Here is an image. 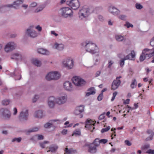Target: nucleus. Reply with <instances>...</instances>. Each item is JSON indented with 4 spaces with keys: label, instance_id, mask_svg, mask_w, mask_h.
<instances>
[{
    "label": "nucleus",
    "instance_id": "nucleus-42",
    "mask_svg": "<svg viewBox=\"0 0 154 154\" xmlns=\"http://www.w3.org/2000/svg\"><path fill=\"white\" fill-rule=\"evenodd\" d=\"M52 125V123L48 122L44 125V126L45 128H50Z\"/></svg>",
    "mask_w": 154,
    "mask_h": 154
},
{
    "label": "nucleus",
    "instance_id": "nucleus-58",
    "mask_svg": "<svg viewBox=\"0 0 154 154\" xmlns=\"http://www.w3.org/2000/svg\"><path fill=\"white\" fill-rule=\"evenodd\" d=\"M44 139V137L42 135H38V140H42Z\"/></svg>",
    "mask_w": 154,
    "mask_h": 154
},
{
    "label": "nucleus",
    "instance_id": "nucleus-12",
    "mask_svg": "<svg viewBox=\"0 0 154 154\" xmlns=\"http://www.w3.org/2000/svg\"><path fill=\"white\" fill-rule=\"evenodd\" d=\"M63 64L65 66L69 69H71L73 66V61L72 60L68 59L63 61Z\"/></svg>",
    "mask_w": 154,
    "mask_h": 154
},
{
    "label": "nucleus",
    "instance_id": "nucleus-41",
    "mask_svg": "<svg viewBox=\"0 0 154 154\" xmlns=\"http://www.w3.org/2000/svg\"><path fill=\"white\" fill-rule=\"evenodd\" d=\"M110 129V126H108L106 128H103L101 130V132L103 133L104 132H106Z\"/></svg>",
    "mask_w": 154,
    "mask_h": 154
},
{
    "label": "nucleus",
    "instance_id": "nucleus-11",
    "mask_svg": "<svg viewBox=\"0 0 154 154\" xmlns=\"http://www.w3.org/2000/svg\"><path fill=\"white\" fill-rule=\"evenodd\" d=\"M142 52L147 56L148 58H149L153 56L154 54L153 49H149L146 48L143 50Z\"/></svg>",
    "mask_w": 154,
    "mask_h": 154
},
{
    "label": "nucleus",
    "instance_id": "nucleus-43",
    "mask_svg": "<svg viewBox=\"0 0 154 154\" xmlns=\"http://www.w3.org/2000/svg\"><path fill=\"white\" fill-rule=\"evenodd\" d=\"M125 26H126L127 28L130 27H133V26L132 24H130L129 22H126L125 24L124 25Z\"/></svg>",
    "mask_w": 154,
    "mask_h": 154
},
{
    "label": "nucleus",
    "instance_id": "nucleus-14",
    "mask_svg": "<svg viewBox=\"0 0 154 154\" xmlns=\"http://www.w3.org/2000/svg\"><path fill=\"white\" fill-rule=\"evenodd\" d=\"M0 112L2 113V115L5 118H9L10 117L11 114L8 109H1Z\"/></svg>",
    "mask_w": 154,
    "mask_h": 154
},
{
    "label": "nucleus",
    "instance_id": "nucleus-20",
    "mask_svg": "<svg viewBox=\"0 0 154 154\" xmlns=\"http://www.w3.org/2000/svg\"><path fill=\"white\" fill-rule=\"evenodd\" d=\"M109 11L114 15H117L119 13V11L114 7H110L109 8Z\"/></svg>",
    "mask_w": 154,
    "mask_h": 154
},
{
    "label": "nucleus",
    "instance_id": "nucleus-53",
    "mask_svg": "<svg viewBox=\"0 0 154 154\" xmlns=\"http://www.w3.org/2000/svg\"><path fill=\"white\" fill-rule=\"evenodd\" d=\"M107 142V140L105 139H102L100 140V143H105Z\"/></svg>",
    "mask_w": 154,
    "mask_h": 154
},
{
    "label": "nucleus",
    "instance_id": "nucleus-49",
    "mask_svg": "<svg viewBox=\"0 0 154 154\" xmlns=\"http://www.w3.org/2000/svg\"><path fill=\"white\" fill-rule=\"evenodd\" d=\"M125 143L126 145L128 146H130L131 145V142L128 140H125Z\"/></svg>",
    "mask_w": 154,
    "mask_h": 154
},
{
    "label": "nucleus",
    "instance_id": "nucleus-64",
    "mask_svg": "<svg viewBox=\"0 0 154 154\" xmlns=\"http://www.w3.org/2000/svg\"><path fill=\"white\" fill-rule=\"evenodd\" d=\"M14 115H16L17 112V109L16 108H14Z\"/></svg>",
    "mask_w": 154,
    "mask_h": 154
},
{
    "label": "nucleus",
    "instance_id": "nucleus-51",
    "mask_svg": "<svg viewBox=\"0 0 154 154\" xmlns=\"http://www.w3.org/2000/svg\"><path fill=\"white\" fill-rule=\"evenodd\" d=\"M38 96L37 95H35L34 97L32 99L33 102H35L37 101V99L38 98Z\"/></svg>",
    "mask_w": 154,
    "mask_h": 154
},
{
    "label": "nucleus",
    "instance_id": "nucleus-28",
    "mask_svg": "<svg viewBox=\"0 0 154 154\" xmlns=\"http://www.w3.org/2000/svg\"><path fill=\"white\" fill-rule=\"evenodd\" d=\"M88 92H87L86 94V95L87 96H88L91 94H94L95 93V91H94V88H90L88 89Z\"/></svg>",
    "mask_w": 154,
    "mask_h": 154
},
{
    "label": "nucleus",
    "instance_id": "nucleus-18",
    "mask_svg": "<svg viewBox=\"0 0 154 154\" xmlns=\"http://www.w3.org/2000/svg\"><path fill=\"white\" fill-rule=\"evenodd\" d=\"M146 133L147 134L150 135L149 137L146 138V141H147L152 140L154 135V132L153 131L149 129H148L146 131Z\"/></svg>",
    "mask_w": 154,
    "mask_h": 154
},
{
    "label": "nucleus",
    "instance_id": "nucleus-19",
    "mask_svg": "<svg viewBox=\"0 0 154 154\" xmlns=\"http://www.w3.org/2000/svg\"><path fill=\"white\" fill-rule=\"evenodd\" d=\"M55 102V99L53 96L49 97L48 101V104L49 107L50 108H53L54 106V102Z\"/></svg>",
    "mask_w": 154,
    "mask_h": 154
},
{
    "label": "nucleus",
    "instance_id": "nucleus-31",
    "mask_svg": "<svg viewBox=\"0 0 154 154\" xmlns=\"http://www.w3.org/2000/svg\"><path fill=\"white\" fill-rule=\"evenodd\" d=\"M81 134L80 130L79 129H77L75 130L72 134V136L74 135L77 136L80 135Z\"/></svg>",
    "mask_w": 154,
    "mask_h": 154
},
{
    "label": "nucleus",
    "instance_id": "nucleus-44",
    "mask_svg": "<svg viewBox=\"0 0 154 154\" xmlns=\"http://www.w3.org/2000/svg\"><path fill=\"white\" fill-rule=\"evenodd\" d=\"M117 94H118L117 92L116 91H115L113 93L112 97L111 99V101H113L114 100V99L115 98V97L116 96V95Z\"/></svg>",
    "mask_w": 154,
    "mask_h": 154
},
{
    "label": "nucleus",
    "instance_id": "nucleus-4",
    "mask_svg": "<svg viewBox=\"0 0 154 154\" xmlns=\"http://www.w3.org/2000/svg\"><path fill=\"white\" fill-rule=\"evenodd\" d=\"M96 122L94 121L88 119L86 121L85 127L92 132L95 129L94 126Z\"/></svg>",
    "mask_w": 154,
    "mask_h": 154
},
{
    "label": "nucleus",
    "instance_id": "nucleus-62",
    "mask_svg": "<svg viewBox=\"0 0 154 154\" xmlns=\"http://www.w3.org/2000/svg\"><path fill=\"white\" fill-rule=\"evenodd\" d=\"M37 5V4L35 2H33L30 5V6L31 7H35Z\"/></svg>",
    "mask_w": 154,
    "mask_h": 154
},
{
    "label": "nucleus",
    "instance_id": "nucleus-37",
    "mask_svg": "<svg viewBox=\"0 0 154 154\" xmlns=\"http://www.w3.org/2000/svg\"><path fill=\"white\" fill-rule=\"evenodd\" d=\"M116 40L118 41H121L124 39V37L123 36L119 35H116Z\"/></svg>",
    "mask_w": 154,
    "mask_h": 154
},
{
    "label": "nucleus",
    "instance_id": "nucleus-23",
    "mask_svg": "<svg viewBox=\"0 0 154 154\" xmlns=\"http://www.w3.org/2000/svg\"><path fill=\"white\" fill-rule=\"evenodd\" d=\"M76 152V150H73L72 148L69 149L66 148L65 149L64 154H73Z\"/></svg>",
    "mask_w": 154,
    "mask_h": 154
},
{
    "label": "nucleus",
    "instance_id": "nucleus-8",
    "mask_svg": "<svg viewBox=\"0 0 154 154\" xmlns=\"http://www.w3.org/2000/svg\"><path fill=\"white\" fill-rule=\"evenodd\" d=\"M67 3L69 6L74 10L77 9L80 6L79 2L78 0H71L69 3L68 2Z\"/></svg>",
    "mask_w": 154,
    "mask_h": 154
},
{
    "label": "nucleus",
    "instance_id": "nucleus-34",
    "mask_svg": "<svg viewBox=\"0 0 154 154\" xmlns=\"http://www.w3.org/2000/svg\"><path fill=\"white\" fill-rule=\"evenodd\" d=\"M58 147L57 146L51 147L49 148L50 150L47 151V152H48L51 151L52 152H55L57 149Z\"/></svg>",
    "mask_w": 154,
    "mask_h": 154
},
{
    "label": "nucleus",
    "instance_id": "nucleus-3",
    "mask_svg": "<svg viewBox=\"0 0 154 154\" xmlns=\"http://www.w3.org/2000/svg\"><path fill=\"white\" fill-rule=\"evenodd\" d=\"M60 75L57 72H51L48 73L46 76L47 80L50 81L53 79H58L60 77Z\"/></svg>",
    "mask_w": 154,
    "mask_h": 154
},
{
    "label": "nucleus",
    "instance_id": "nucleus-1",
    "mask_svg": "<svg viewBox=\"0 0 154 154\" xmlns=\"http://www.w3.org/2000/svg\"><path fill=\"white\" fill-rule=\"evenodd\" d=\"M86 50L92 54H94L99 51V49L97 45L91 41H87L85 43Z\"/></svg>",
    "mask_w": 154,
    "mask_h": 154
},
{
    "label": "nucleus",
    "instance_id": "nucleus-5",
    "mask_svg": "<svg viewBox=\"0 0 154 154\" xmlns=\"http://www.w3.org/2000/svg\"><path fill=\"white\" fill-rule=\"evenodd\" d=\"M72 81L74 84L77 86H82L85 84V82L83 79L78 76L73 77Z\"/></svg>",
    "mask_w": 154,
    "mask_h": 154
},
{
    "label": "nucleus",
    "instance_id": "nucleus-10",
    "mask_svg": "<svg viewBox=\"0 0 154 154\" xmlns=\"http://www.w3.org/2000/svg\"><path fill=\"white\" fill-rule=\"evenodd\" d=\"M15 47V44L14 42H10L6 45L5 50L6 52H9L14 49Z\"/></svg>",
    "mask_w": 154,
    "mask_h": 154
},
{
    "label": "nucleus",
    "instance_id": "nucleus-27",
    "mask_svg": "<svg viewBox=\"0 0 154 154\" xmlns=\"http://www.w3.org/2000/svg\"><path fill=\"white\" fill-rule=\"evenodd\" d=\"M23 3V1L21 0H18L14 2L13 7L14 8L17 9L19 6Z\"/></svg>",
    "mask_w": 154,
    "mask_h": 154
},
{
    "label": "nucleus",
    "instance_id": "nucleus-55",
    "mask_svg": "<svg viewBox=\"0 0 154 154\" xmlns=\"http://www.w3.org/2000/svg\"><path fill=\"white\" fill-rule=\"evenodd\" d=\"M126 16L125 15H121L119 17V18L122 20H125V19Z\"/></svg>",
    "mask_w": 154,
    "mask_h": 154
},
{
    "label": "nucleus",
    "instance_id": "nucleus-59",
    "mask_svg": "<svg viewBox=\"0 0 154 154\" xmlns=\"http://www.w3.org/2000/svg\"><path fill=\"white\" fill-rule=\"evenodd\" d=\"M130 99H127L126 100H125L124 102V104H128L130 102Z\"/></svg>",
    "mask_w": 154,
    "mask_h": 154
},
{
    "label": "nucleus",
    "instance_id": "nucleus-60",
    "mask_svg": "<svg viewBox=\"0 0 154 154\" xmlns=\"http://www.w3.org/2000/svg\"><path fill=\"white\" fill-rule=\"evenodd\" d=\"M67 130L66 129H64L62 131V134L63 135L66 134H67Z\"/></svg>",
    "mask_w": 154,
    "mask_h": 154
},
{
    "label": "nucleus",
    "instance_id": "nucleus-45",
    "mask_svg": "<svg viewBox=\"0 0 154 154\" xmlns=\"http://www.w3.org/2000/svg\"><path fill=\"white\" fill-rule=\"evenodd\" d=\"M21 140V139L20 137L18 138H14L12 140V142H14L15 141H17L18 142H20Z\"/></svg>",
    "mask_w": 154,
    "mask_h": 154
},
{
    "label": "nucleus",
    "instance_id": "nucleus-54",
    "mask_svg": "<svg viewBox=\"0 0 154 154\" xmlns=\"http://www.w3.org/2000/svg\"><path fill=\"white\" fill-rule=\"evenodd\" d=\"M146 153H149V154H154V150H152L150 149L148 150L146 152Z\"/></svg>",
    "mask_w": 154,
    "mask_h": 154
},
{
    "label": "nucleus",
    "instance_id": "nucleus-57",
    "mask_svg": "<svg viewBox=\"0 0 154 154\" xmlns=\"http://www.w3.org/2000/svg\"><path fill=\"white\" fill-rule=\"evenodd\" d=\"M35 29H37L39 32L41 31L42 30L41 27L39 25H38L37 26H36L35 27Z\"/></svg>",
    "mask_w": 154,
    "mask_h": 154
},
{
    "label": "nucleus",
    "instance_id": "nucleus-38",
    "mask_svg": "<svg viewBox=\"0 0 154 154\" xmlns=\"http://www.w3.org/2000/svg\"><path fill=\"white\" fill-rule=\"evenodd\" d=\"M10 101L9 100H4L2 101V104L4 105H7L9 104Z\"/></svg>",
    "mask_w": 154,
    "mask_h": 154
},
{
    "label": "nucleus",
    "instance_id": "nucleus-56",
    "mask_svg": "<svg viewBox=\"0 0 154 154\" xmlns=\"http://www.w3.org/2000/svg\"><path fill=\"white\" fill-rule=\"evenodd\" d=\"M150 43L151 46L154 47V37L152 39Z\"/></svg>",
    "mask_w": 154,
    "mask_h": 154
},
{
    "label": "nucleus",
    "instance_id": "nucleus-47",
    "mask_svg": "<svg viewBox=\"0 0 154 154\" xmlns=\"http://www.w3.org/2000/svg\"><path fill=\"white\" fill-rule=\"evenodd\" d=\"M105 113H103L100 115L98 119L100 120H101L103 119L105 117Z\"/></svg>",
    "mask_w": 154,
    "mask_h": 154
},
{
    "label": "nucleus",
    "instance_id": "nucleus-61",
    "mask_svg": "<svg viewBox=\"0 0 154 154\" xmlns=\"http://www.w3.org/2000/svg\"><path fill=\"white\" fill-rule=\"evenodd\" d=\"M116 136V132L114 131V132L111 135V139H113V138Z\"/></svg>",
    "mask_w": 154,
    "mask_h": 154
},
{
    "label": "nucleus",
    "instance_id": "nucleus-33",
    "mask_svg": "<svg viewBox=\"0 0 154 154\" xmlns=\"http://www.w3.org/2000/svg\"><path fill=\"white\" fill-rule=\"evenodd\" d=\"M137 82L135 79L133 80L131 85V87L132 88H134L136 87Z\"/></svg>",
    "mask_w": 154,
    "mask_h": 154
},
{
    "label": "nucleus",
    "instance_id": "nucleus-25",
    "mask_svg": "<svg viewBox=\"0 0 154 154\" xmlns=\"http://www.w3.org/2000/svg\"><path fill=\"white\" fill-rule=\"evenodd\" d=\"M38 52L42 54L48 55L49 54V52L47 50L43 48H38L37 49Z\"/></svg>",
    "mask_w": 154,
    "mask_h": 154
},
{
    "label": "nucleus",
    "instance_id": "nucleus-30",
    "mask_svg": "<svg viewBox=\"0 0 154 154\" xmlns=\"http://www.w3.org/2000/svg\"><path fill=\"white\" fill-rule=\"evenodd\" d=\"M32 62L34 64L37 66H40L41 65V61L36 59H33L32 61Z\"/></svg>",
    "mask_w": 154,
    "mask_h": 154
},
{
    "label": "nucleus",
    "instance_id": "nucleus-22",
    "mask_svg": "<svg viewBox=\"0 0 154 154\" xmlns=\"http://www.w3.org/2000/svg\"><path fill=\"white\" fill-rule=\"evenodd\" d=\"M84 106H80L77 107L75 111V113L76 115H78L83 112L84 110Z\"/></svg>",
    "mask_w": 154,
    "mask_h": 154
},
{
    "label": "nucleus",
    "instance_id": "nucleus-21",
    "mask_svg": "<svg viewBox=\"0 0 154 154\" xmlns=\"http://www.w3.org/2000/svg\"><path fill=\"white\" fill-rule=\"evenodd\" d=\"M11 58L16 60H22V57L20 54L18 53H15L12 55Z\"/></svg>",
    "mask_w": 154,
    "mask_h": 154
},
{
    "label": "nucleus",
    "instance_id": "nucleus-48",
    "mask_svg": "<svg viewBox=\"0 0 154 154\" xmlns=\"http://www.w3.org/2000/svg\"><path fill=\"white\" fill-rule=\"evenodd\" d=\"M136 7L137 9H140L142 8L143 6L140 4L137 3L136 4Z\"/></svg>",
    "mask_w": 154,
    "mask_h": 154
},
{
    "label": "nucleus",
    "instance_id": "nucleus-13",
    "mask_svg": "<svg viewBox=\"0 0 154 154\" xmlns=\"http://www.w3.org/2000/svg\"><path fill=\"white\" fill-rule=\"evenodd\" d=\"M121 83V81L120 80H114L112 82L111 85V89L115 90L118 88Z\"/></svg>",
    "mask_w": 154,
    "mask_h": 154
},
{
    "label": "nucleus",
    "instance_id": "nucleus-63",
    "mask_svg": "<svg viewBox=\"0 0 154 154\" xmlns=\"http://www.w3.org/2000/svg\"><path fill=\"white\" fill-rule=\"evenodd\" d=\"M101 72L100 71H97L96 73V76L97 77L99 76Z\"/></svg>",
    "mask_w": 154,
    "mask_h": 154
},
{
    "label": "nucleus",
    "instance_id": "nucleus-7",
    "mask_svg": "<svg viewBox=\"0 0 154 154\" xmlns=\"http://www.w3.org/2000/svg\"><path fill=\"white\" fill-rule=\"evenodd\" d=\"M67 100V95L66 94H63L55 99V102L59 104H61L65 103Z\"/></svg>",
    "mask_w": 154,
    "mask_h": 154
},
{
    "label": "nucleus",
    "instance_id": "nucleus-50",
    "mask_svg": "<svg viewBox=\"0 0 154 154\" xmlns=\"http://www.w3.org/2000/svg\"><path fill=\"white\" fill-rule=\"evenodd\" d=\"M103 97V94L101 93L97 97V99L98 100L100 101L101 100Z\"/></svg>",
    "mask_w": 154,
    "mask_h": 154
},
{
    "label": "nucleus",
    "instance_id": "nucleus-35",
    "mask_svg": "<svg viewBox=\"0 0 154 154\" xmlns=\"http://www.w3.org/2000/svg\"><path fill=\"white\" fill-rule=\"evenodd\" d=\"M100 140L98 138H96L94 140V142L92 143H94V145L96 146H98L100 144Z\"/></svg>",
    "mask_w": 154,
    "mask_h": 154
},
{
    "label": "nucleus",
    "instance_id": "nucleus-17",
    "mask_svg": "<svg viewBox=\"0 0 154 154\" xmlns=\"http://www.w3.org/2000/svg\"><path fill=\"white\" fill-rule=\"evenodd\" d=\"M64 88L68 91H71L72 89V85L71 83L69 81H66L63 84Z\"/></svg>",
    "mask_w": 154,
    "mask_h": 154
},
{
    "label": "nucleus",
    "instance_id": "nucleus-15",
    "mask_svg": "<svg viewBox=\"0 0 154 154\" xmlns=\"http://www.w3.org/2000/svg\"><path fill=\"white\" fill-rule=\"evenodd\" d=\"M32 27V26H30V29H27L26 33L30 37L34 38L37 36V34L36 32L35 31H31V29Z\"/></svg>",
    "mask_w": 154,
    "mask_h": 154
},
{
    "label": "nucleus",
    "instance_id": "nucleus-2",
    "mask_svg": "<svg viewBox=\"0 0 154 154\" xmlns=\"http://www.w3.org/2000/svg\"><path fill=\"white\" fill-rule=\"evenodd\" d=\"M60 11L61 15L64 17H71L73 15L72 10L69 7L63 8L60 9Z\"/></svg>",
    "mask_w": 154,
    "mask_h": 154
},
{
    "label": "nucleus",
    "instance_id": "nucleus-46",
    "mask_svg": "<svg viewBox=\"0 0 154 154\" xmlns=\"http://www.w3.org/2000/svg\"><path fill=\"white\" fill-rule=\"evenodd\" d=\"M44 8V7H40L37 8L35 11V12H38L41 11H42Z\"/></svg>",
    "mask_w": 154,
    "mask_h": 154
},
{
    "label": "nucleus",
    "instance_id": "nucleus-32",
    "mask_svg": "<svg viewBox=\"0 0 154 154\" xmlns=\"http://www.w3.org/2000/svg\"><path fill=\"white\" fill-rule=\"evenodd\" d=\"M147 58H148L142 52L140 57V62L143 61Z\"/></svg>",
    "mask_w": 154,
    "mask_h": 154
},
{
    "label": "nucleus",
    "instance_id": "nucleus-16",
    "mask_svg": "<svg viewBox=\"0 0 154 154\" xmlns=\"http://www.w3.org/2000/svg\"><path fill=\"white\" fill-rule=\"evenodd\" d=\"M97 147V146L94 145V143L90 144L89 145L88 152L91 153H96L97 151L96 149Z\"/></svg>",
    "mask_w": 154,
    "mask_h": 154
},
{
    "label": "nucleus",
    "instance_id": "nucleus-26",
    "mask_svg": "<svg viewBox=\"0 0 154 154\" xmlns=\"http://www.w3.org/2000/svg\"><path fill=\"white\" fill-rule=\"evenodd\" d=\"M35 117L42 118L43 116V112L42 110H38L34 114Z\"/></svg>",
    "mask_w": 154,
    "mask_h": 154
},
{
    "label": "nucleus",
    "instance_id": "nucleus-52",
    "mask_svg": "<svg viewBox=\"0 0 154 154\" xmlns=\"http://www.w3.org/2000/svg\"><path fill=\"white\" fill-rule=\"evenodd\" d=\"M113 62L111 60L109 61L108 62V68H110L112 65L113 63Z\"/></svg>",
    "mask_w": 154,
    "mask_h": 154
},
{
    "label": "nucleus",
    "instance_id": "nucleus-36",
    "mask_svg": "<svg viewBox=\"0 0 154 154\" xmlns=\"http://www.w3.org/2000/svg\"><path fill=\"white\" fill-rule=\"evenodd\" d=\"M39 130V128L37 127H34L32 129L29 130L27 131V133L34 132L37 131Z\"/></svg>",
    "mask_w": 154,
    "mask_h": 154
},
{
    "label": "nucleus",
    "instance_id": "nucleus-40",
    "mask_svg": "<svg viewBox=\"0 0 154 154\" xmlns=\"http://www.w3.org/2000/svg\"><path fill=\"white\" fill-rule=\"evenodd\" d=\"M48 141H45L43 142L42 143H40V146L42 148H45V144L46 143H48Z\"/></svg>",
    "mask_w": 154,
    "mask_h": 154
},
{
    "label": "nucleus",
    "instance_id": "nucleus-39",
    "mask_svg": "<svg viewBox=\"0 0 154 154\" xmlns=\"http://www.w3.org/2000/svg\"><path fill=\"white\" fill-rule=\"evenodd\" d=\"M128 55H130L129 57H131V59L130 60H132V59L134 58L135 56V53L134 51H131V53L129 54Z\"/></svg>",
    "mask_w": 154,
    "mask_h": 154
},
{
    "label": "nucleus",
    "instance_id": "nucleus-24",
    "mask_svg": "<svg viewBox=\"0 0 154 154\" xmlns=\"http://www.w3.org/2000/svg\"><path fill=\"white\" fill-rule=\"evenodd\" d=\"M54 49H57L61 51L64 48V45L63 44H55L53 46Z\"/></svg>",
    "mask_w": 154,
    "mask_h": 154
},
{
    "label": "nucleus",
    "instance_id": "nucleus-29",
    "mask_svg": "<svg viewBox=\"0 0 154 154\" xmlns=\"http://www.w3.org/2000/svg\"><path fill=\"white\" fill-rule=\"evenodd\" d=\"M130 55H128L126 56L124 58L122 59L120 61V65L121 66H122L124 64V61L128 59H130L131 57H129Z\"/></svg>",
    "mask_w": 154,
    "mask_h": 154
},
{
    "label": "nucleus",
    "instance_id": "nucleus-9",
    "mask_svg": "<svg viewBox=\"0 0 154 154\" xmlns=\"http://www.w3.org/2000/svg\"><path fill=\"white\" fill-rule=\"evenodd\" d=\"M28 110L26 109L25 111H23L20 112L19 117V119L20 121L26 120L28 119Z\"/></svg>",
    "mask_w": 154,
    "mask_h": 154
},
{
    "label": "nucleus",
    "instance_id": "nucleus-6",
    "mask_svg": "<svg viewBox=\"0 0 154 154\" xmlns=\"http://www.w3.org/2000/svg\"><path fill=\"white\" fill-rule=\"evenodd\" d=\"M89 14V9L83 7L79 12V17L81 19L85 17Z\"/></svg>",
    "mask_w": 154,
    "mask_h": 154
}]
</instances>
